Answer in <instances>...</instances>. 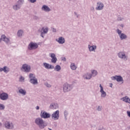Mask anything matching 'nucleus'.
Wrapping results in <instances>:
<instances>
[{
	"label": "nucleus",
	"instance_id": "obj_1",
	"mask_svg": "<svg viewBox=\"0 0 130 130\" xmlns=\"http://www.w3.org/2000/svg\"><path fill=\"white\" fill-rule=\"evenodd\" d=\"M35 123L37 125L40 129H43V128L47 126V124L45 123V121L43 120V119L41 117H38L35 119Z\"/></svg>",
	"mask_w": 130,
	"mask_h": 130
},
{
	"label": "nucleus",
	"instance_id": "obj_2",
	"mask_svg": "<svg viewBox=\"0 0 130 130\" xmlns=\"http://www.w3.org/2000/svg\"><path fill=\"white\" fill-rule=\"evenodd\" d=\"M29 83L32 85H38V79L36 78L35 74L30 73L29 74Z\"/></svg>",
	"mask_w": 130,
	"mask_h": 130
},
{
	"label": "nucleus",
	"instance_id": "obj_3",
	"mask_svg": "<svg viewBox=\"0 0 130 130\" xmlns=\"http://www.w3.org/2000/svg\"><path fill=\"white\" fill-rule=\"evenodd\" d=\"M117 55L120 59H123V60H124L125 61H126L128 59V56L126 55V52L124 51H119L117 53Z\"/></svg>",
	"mask_w": 130,
	"mask_h": 130
},
{
	"label": "nucleus",
	"instance_id": "obj_4",
	"mask_svg": "<svg viewBox=\"0 0 130 130\" xmlns=\"http://www.w3.org/2000/svg\"><path fill=\"white\" fill-rule=\"evenodd\" d=\"M73 85L70 84L68 83H65L63 85V92H64V93H68V92L72 91V90H73Z\"/></svg>",
	"mask_w": 130,
	"mask_h": 130
},
{
	"label": "nucleus",
	"instance_id": "obj_5",
	"mask_svg": "<svg viewBox=\"0 0 130 130\" xmlns=\"http://www.w3.org/2000/svg\"><path fill=\"white\" fill-rule=\"evenodd\" d=\"M4 127L7 129H14L15 128V124L12 121H6L4 123Z\"/></svg>",
	"mask_w": 130,
	"mask_h": 130
},
{
	"label": "nucleus",
	"instance_id": "obj_6",
	"mask_svg": "<svg viewBox=\"0 0 130 130\" xmlns=\"http://www.w3.org/2000/svg\"><path fill=\"white\" fill-rule=\"evenodd\" d=\"M20 70L22 72H24V73H30L31 66L27 63H25L22 64V67L20 68Z\"/></svg>",
	"mask_w": 130,
	"mask_h": 130
},
{
	"label": "nucleus",
	"instance_id": "obj_7",
	"mask_svg": "<svg viewBox=\"0 0 130 130\" xmlns=\"http://www.w3.org/2000/svg\"><path fill=\"white\" fill-rule=\"evenodd\" d=\"M40 115L41 118H43L44 119H47V118H50V117H51V114L44 110L41 111Z\"/></svg>",
	"mask_w": 130,
	"mask_h": 130
},
{
	"label": "nucleus",
	"instance_id": "obj_8",
	"mask_svg": "<svg viewBox=\"0 0 130 130\" xmlns=\"http://www.w3.org/2000/svg\"><path fill=\"white\" fill-rule=\"evenodd\" d=\"M28 50H35L38 48V44L37 43L31 42L28 45Z\"/></svg>",
	"mask_w": 130,
	"mask_h": 130
},
{
	"label": "nucleus",
	"instance_id": "obj_9",
	"mask_svg": "<svg viewBox=\"0 0 130 130\" xmlns=\"http://www.w3.org/2000/svg\"><path fill=\"white\" fill-rule=\"evenodd\" d=\"M116 32L119 35L120 40H125L127 39V36L124 33H122V31L119 29H117Z\"/></svg>",
	"mask_w": 130,
	"mask_h": 130
},
{
	"label": "nucleus",
	"instance_id": "obj_10",
	"mask_svg": "<svg viewBox=\"0 0 130 130\" xmlns=\"http://www.w3.org/2000/svg\"><path fill=\"white\" fill-rule=\"evenodd\" d=\"M51 116L53 120H58L59 119V110H56L54 112Z\"/></svg>",
	"mask_w": 130,
	"mask_h": 130
},
{
	"label": "nucleus",
	"instance_id": "obj_11",
	"mask_svg": "<svg viewBox=\"0 0 130 130\" xmlns=\"http://www.w3.org/2000/svg\"><path fill=\"white\" fill-rule=\"evenodd\" d=\"M0 99L3 101H6L9 99V94L7 92L2 91L0 93Z\"/></svg>",
	"mask_w": 130,
	"mask_h": 130
},
{
	"label": "nucleus",
	"instance_id": "obj_12",
	"mask_svg": "<svg viewBox=\"0 0 130 130\" xmlns=\"http://www.w3.org/2000/svg\"><path fill=\"white\" fill-rule=\"evenodd\" d=\"M103 9H104V4L101 2H97L95 7L96 11H102Z\"/></svg>",
	"mask_w": 130,
	"mask_h": 130
},
{
	"label": "nucleus",
	"instance_id": "obj_13",
	"mask_svg": "<svg viewBox=\"0 0 130 130\" xmlns=\"http://www.w3.org/2000/svg\"><path fill=\"white\" fill-rule=\"evenodd\" d=\"M99 87L100 88V92L101 93V97H102V98H105L107 95V93H106V92L104 91V88L101 84H100Z\"/></svg>",
	"mask_w": 130,
	"mask_h": 130
},
{
	"label": "nucleus",
	"instance_id": "obj_14",
	"mask_svg": "<svg viewBox=\"0 0 130 130\" xmlns=\"http://www.w3.org/2000/svg\"><path fill=\"white\" fill-rule=\"evenodd\" d=\"M49 56H50L51 58V61L52 63H56V62L57 61V58H56L55 54L53 53H50L49 54Z\"/></svg>",
	"mask_w": 130,
	"mask_h": 130
},
{
	"label": "nucleus",
	"instance_id": "obj_15",
	"mask_svg": "<svg viewBox=\"0 0 130 130\" xmlns=\"http://www.w3.org/2000/svg\"><path fill=\"white\" fill-rule=\"evenodd\" d=\"M111 79L113 80V81L116 80L117 82H123V78H122L120 75H115V76H112L111 77Z\"/></svg>",
	"mask_w": 130,
	"mask_h": 130
},
{
	"label": "nucleus",
	"instance_id": "obj_16",
	"mask_svg": "<svg viewBox=\"0 0 130 130\" xmlns=\"http://www.w3.org/2000/svg\"><path fill=\"white\" fill-rule=\"evenodd\" d=\"M41 10L43 12H45V13H49V12H51V9L46 5H43L41 7Z\"/></svg>",
	"mask_w": 130,
	"mask_h": 130
},
{
	"label": "nucleus",
	"instance_id": "obj_17",
	"mask_svg": "<svg viewBox=\"0 0 130 130\" xmlns=\"http://www.w3.org/2000/svg\"><path fill=\"white\" fill-rule=\"evenodd\" d=\"M88 49L89 52H96V49H97V46L95 45H91L89 44L88 45Z\"/></svg>",
	"mask_w": 130,
	"mask_h": 130
},
{
	"label": "nucleus",
	"instance_id": "obj_18",
	"mask_svg": "<svg viewBox=\"0 0 130 130\" xmlns=\"http://www.w3.org/2000/svg\"><path fill=\"white\" fill-rule=\"evenodd\" d=\"M2 39L6 43V44H11V38L6 37V35H3L2 36Z\"/></svg>",
	"mask_w": 130,
	"mask_h": 130
},
{
	"label": "nucleus",
	"instance_id": "obj_19",
	"mask_svg": "<svg viewBox=\"0 0 130 130\" xmlns=\"http://www.w3.org/2000/svg\"><path fill=\"white\" fill-rule=\"evenodd\" d=\"M55 41L58 42L59 44H64L66 43V39L63 37H60L58 39H56Z\"/></svg>",
	"mask_w": 130,
	"mask_h": 130
},
{
	"label": "nucleus",
	"instance_id": "obj_20",
	"mask_svg": "<svg viewBox=\"0 0 130 130\" xmlns=\"http://www.w3.org/2000/svg\"><path fill=\"white\" fill-rule=\"evenodd\" d=\"M18 93L19 94H20V95H22V96H25V95H27V91L25 89L22 88V87H18Z\"/></svg>",
	"mask_w": 130,
	"mask_h": 130
},
{
	"label": "nucleus",
	"instance_id": "obj_21",
	"mask_svg": "<svg viewBox=\"0 0 130 130\" xmlns=\"http://www.w3.org/2000/svg\"><path fill=\"white\" fill-rule=\"evenodd\" d=\"M44 68L46 69V70H52V69H54V67L51 64H50L47 62H44L43 63Z\"/></svg>",
	"mask_w": 130,
	"mask_h": 130
},
{
	"label": "nucleus",
	"instance_id": "obj_22",
	"mask_svg": "<svg viewBox=\"0 0 130 130\" xmlns=\"http://www.w3.org/2000/svg\"><path fill=\"white\" fill-rule=\"evenodd\" d=\"M82 77L85 80H91V79H92V76L91 75V73L89 72H87L86 73H84Z\"/></svg>",
	"mask_w": 130,
	"mask_h": 130
},
{
	"label": "nucleus",
	"instance_id": "obj_23",
	"mask_svg": "<svg viewBox=\"0 0 130 130\" xmlns=\"http://www.w3.org/2000/svg\"><path fill=\"white\" fill-rule=\"evenodd\" d=\"M120 100L125 103H127V104H130V98L127 95H125V96L121 98Z\"/></svg>",
	"mask_w": 130,
	"mask_h": 130
},
{
	"label": "nucleus",
	"instance_id": "obj_24",
	"mask_svg": "<svg viewBox=\"0 0 130 130\" xmlns=\"http://www.w3.org/2000/svg\"><path fill=\"white\" fill-rule=\"evenodd\" d=\"M1 73L4 72L5 74H8L10 72V68L8 66H4L3 68H1Z\"/></svg>",
	"mask_w": 130,
	"mask_h": 130
},
{
	"label": "nucleus",
	"instance_id": "obj_25",
	"mask_svg": "<svg viewBox=\"0 0 130 130\" xmlns=\"http://www.w3.org/2000/svg\"><path fill=\"white\" fill-rule=\"evenodd\" d=\"M90 75L91 76V78H95V77L98 75V71L94 69L91 70L90 71Z\"/></svg>",
	"mask_w": 130,
	"mask_h": 130
},
{
	"label": "nucleus",
	"instance_id": "obj_26",
	"mask_svg": "<svg viewBox=\"0 0 130 130\" xmlns=\"http://www.w3.org/2000/svg\"><path fill=\"white\" fill-rule=\"evenodd\" d=\"M50 109H58V104L57 103H53L50 105Z\"/></svg>",
	"mask_w": 130,
	"mask_h": 130
},
{
	"label": "nucleus",
	"instance_id": "obj_27",
	"mask_svg": "<svg viewBox=\"0 0 130 130\" xmlns=\"http://www.w3.org/2000/svg\"><path fill=\"white\" fill-rule=\"evenodd\" d=\"M78 68V66L74 62H71L70 64V69L72 71H76Z\"/></svg>",
	"mask_w": 130,
	"mask_h": 130
},
{
	"label": "nucleus",
	"instance_id": "obj_28",
	"mask_svg": "<svg viewBox=\"0 0 130 130\" xmlns=\"http://www.w3.org/2000/svg\"><path fill=\"white\" fill-rule=\"evenodd\" d=\"M21 6L19 5L18 4H16L13 6L12 9L14 11H19V10H21Z\"/></svg>",
	"mask_w": 130,
	"mask_h": 130
},
{
	"label": "nucleus",
	"instance_id": "obj_29",
	"mask_svg": "<svg viewBox=\"0 0 130 130\" xmlns=\"http://www.w3.org/2000/svg\"><path fill=\"white\" fill-rule=\"evenodd\" d=\"M49 30V29L48 28V27H43L42 28V34H47V33H48Z\"/></svg>",
	"mask_w": 130,
	"mask_h": 130
},
{
	"label": "nucleus",
	"instance_id": "obj_30",
	"mask_svg": "<svg viewBox=\"0 0 130 130\" xmlns=\"http://www.w3.org/2000/svg\"><path fill=\"white\" fill-rule=\"evenodd\" d=\"M24 34V30L22 29H19L17 31V36L18 37H22Z\"/></svg>",
	"mask_w": 130,
	"mask_h": 130
},
{
	"label": "nucleus",
	"instance_id": "obj_31",
	"mask_svg": "<svg viewBox=\"0 0 130 130\" xmlns=\"http://www.w3.org/2000/svg\"><path fill=\"white\" fill-rule=\"evenodd\" d=\"M63 115L66 120H67V119H68V116L69 115V111H68V110H64Z\"/></svg>",
	"mask_w": 130,
	"mask_h": 130
},
{
	"label": "nucleus",
	"instance_id": "obj_32",
	"mask_svg": "<svg viewBox=\"0 0 130 130\" xmlns=\"http://www.w3.org/2000/svg\"><path fill=\"white\" fill-rule=\"evenodd\" d=\"M60 70H61V67H60V66L56 65L55 67L54 71H56V72H59Z\"/></svg>",
	"mask_w": 130,
	"mask_h": 130
},
{
	"label": "nucleus",
	"instance_id": "obj_33",
	"mask_svg": "<svg viewBox=\"0 0 130 130\" xmlns=\"http://www.w3.org/2000/svg\"><path fill=\"white\" fill-rule=\"evenodd\" d=\"M17 4H18L19 6L22 7V5L24 4V0H18Z\"/></svg>",
	"mask_w": 130,
	"mask_h": 130
},
{
	"label": "nucleus",
	"instance_id": "obj_34",
	"mask_svg": "<svg viewBox=\"0 0 130 130\" xmlns=\"http://www.w3.org/2000/svg\"><path fill=\"white\" fill-rule=\"evenodd\" d=\"M44 85L46 86V87H47V88H51V87H52V85L48 83V82H45Z\"/></svg>",
	"mask_w": 130,
	"mask_h": 130
},
{
	"label": "nucleus",
	"instance_id": "obj_35",
	"mask_svg": "<svg viewBox=\"0 0 130 130\" xmlns=\"http://www.w3.org/2000/svg\"><path fill=\"white\" fill-rule=\"evenodd\" d=\"M6 108L5 105L0 104V110H4Z\"/></svg>",
	"mask_w": 130,
	"mask_h": 130
},
{
	"label": "nucleus",
	"instance_id": "obj_36",
	"mask_svg": "<svg viewBox=\"0 0 130 130\" xmlns=\"http://www.w3.org/2000/svg\"><path fill=\"white\" fill-rule=\"evenodd\" d=\"M33 19L35 20L36 21H39V20L40 19V18H39V17L38 16L34 15L33 16Z\"/></svg>",
	"mask_w": 130,
	"mask_h": 130
},
{
	"label": "nucleus",
	"instance_id": "obj_37",
	"mask_svg": "<svg viewBox=\"0 0 130 130\" xmlns=\"http://www.w3.org/2000/svg\"><path fill=\"white\" fill-rule=\"evenodd\" d=\"M97 111H102V106H98L96 107Z\"/></svg>",
	"mask_w": 130,
	"mask_h": 130
},
{
	"label": "nucleus",
	"instance_id": "obj_38",
	"mask_svg": "<svg viewBox=\"0 0 130 130\" xmlns=\"http://www.w3.org/2000/svg\"><path fill=\"white\" fill-rule=\"evenodd\" d=\"M25 80V78L23 76H20L19 78V82H24Z\"/></svg>",
	"mask_w": 130,
	"mask_h": 130
},
{
	"label": "nucleus",
	"instance_id": "obj_39",
	"mask_svg": "<svg viewBox=\"0 0 130 130\" xmlns=\"http://www.w3.org/2000/svg\"><path fill=\"white\" fill-rule=\"evenodd\" d=\"M74 15H75V16L77 18H79L80 17V15L78 14V13L76 12H74Z\"/></svg>",
	"mask_w": 130,
	"mask_h": 130
},
{
	"label": "nucleus",
	"instance_id": "obj_40",
	"mask_svg": "<svg viewBox=\"0 0 130 130\" xmlns=\"http://www.w3.org/2000/svg\"><path fill=\"white\" fill-rule=\"evenodd\" d=\"M28 2H29L31 4H34V3H36L37 0H28Z\"/></svg>",
	"mask_w": 130,
	"mask_h": 130
},
{
	"label": "nucleus",
	"instance_id": "obj_41",
	"mask_svg": "<svg viewBox=\"0 0 130 130\" xmlns=\"http://www.w3.org/2000/svg\"><path fill=\"white\" fill-rule=\"evenodd\" d=\"M22 123L23 126H26L27 125V122L26 121H22Z\"/></svg>",
	"mask_w": 130,
	"mask_h": 130
},
{
	"label": "nucleus",
	"instance_id": "obj_42",
	"mask_svg": "<svg viewBox=\"0 0 130 130\" xmlns=\"http://www.w3.org/2000/svg\"><path fill=\"white\" fill-rule=\"evenodd\" d=\"M127 116H128V117H130V111H127Z\"/></svg>",
	"mask_w": 130,
	"mask_h": 130
},
{
	"label": "nucleus",
	"instance_id": "obj_43",
	"mask_svg": "<svg viewBox=\"0 0 130 130\" xmlns=\"http://www.w3.org/2000/svg\"><path fill=\"white\" fill-rule=\"evenodd\" d=\"M90 10L91 11H95V8H94V7H92L90 8Z\"/></svg>",
	"mask_w": 130,
	"mask_h": 130
},
{
	"label": "nucleus",
	"instance_id": "obj_44",
	"mask_svg": "<svg viewBox=\"0 0 130 130\" xmlns=\"http://www.w3.org/2000/svg\"><path fill=\"white\" fill-rule=\"evenodd\" d=\"M36 109L37 110H39V109H40V107H39V106H38L36 107Z\"/></svg>",
	"mask_w": 130,
	"mask_h": 130
},
{
	"label": "nucleus",
	"instance_id": "obj_45",
	"mask_svg": "<svg viewBox=\"0 0 130 130\" xmlns=\"http://www.w3.org/2000/svg\"><path fill=\"white\" fill-rule=\"evenodd\" d=\"M52 31H53V32H56V29L53 28Z\"/></svg>",
	"mask_w": 130,
	"mask_h": 130
},
{
	"label": "nucleus",
	"instance_id": "obj_46",
	"mask_svg": "<svg viewBox=\"0 0 130 130\" xmlns=\"http://www.w3.org/2000/svg\"><path fill=\"white\" fill-rule=\"evenodd\" d=\"M43 34H42V32H41V37H42V38H44V36H43Z\"/></svg>",
	"mask_w": 130,
	"mask_h": 130
},
{
	"label": "nucleus",
	"instance_id": "obj_47",
	"mask_svg": "<svg viewBox=\"0 0 130 130\" xmlns=\"http://www.w3.org/2000/svg\"><path fill=\"white\" fill-rule=\"evenodd\" d=\"M62 60H63L64 61H66V57L63 58L62 59Z\"/></svg>",
	"mask_w": 130,
	"mask_h": 130
},
{
	"label": "nucleus",
	"instance_id": "obj_48",
	"mask_svg": "<svg viewBox=\"0 0 130 130\" xmlns=\"http://www.w3.org/2000/svg\"><path fill=\"white\" fill-rule=\"evenodd\" d=\"M120 27H121L122 28H123V24H121Z\"/></svg>",
	"mask_w": 130,
	"mask_h": 130
},
{
	"label": "nucleus",
	"instance_id": "obj_49",
	"mask_svg": "<svg viewBox=\"0 0 130 130\" xmlns=\"http://www.w3.org/2000/svg\"><path fill=\"white\" fill-rule=\"evenodd\" d=\"M2 40H3V39H2V37H1V38H0V42H2Z\"/></svg>",
	"mask_w": 130,
	"mask_h": 130
},
{
	"label": "nucleus",
	"instance_id": "obj_50",
	"mask_svg": "<svg viewBox=\"0 0 130 130\" xmlns=\"http://www.w3.org/2000/svg\"><path fill=\"white\" fill-rule=\"evenodd\" d=\"M2 125H3V124L0 122V126H2Z\"/></svg>",
	"mask_w": 130,
	"mask_h": 130
}]
</instances>
